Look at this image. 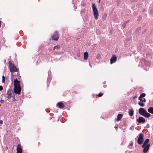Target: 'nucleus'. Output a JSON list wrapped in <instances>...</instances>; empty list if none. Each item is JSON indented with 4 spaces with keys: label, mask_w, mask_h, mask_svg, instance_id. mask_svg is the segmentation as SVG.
Masks as SVG:
<instances>
[{
    "label": "nucleus",
    "mask_w": 153,
    "mask_h": 153,
    "mask_svg": "<svg viewBox=\"0 0 153 153\" xmlns=\"http://www.w3.org/2000/svg\"><path fill=\"white\" fill-rule=\"evenodd\" d=\"M7 97L8 100L9 102L14 101L15 100V95L13 94V91L11 89H9L7 91Z\"/></svg>",
    "instance_id": "1"
},
{
    "label": "nucleus",
    "mask_w": 153,
    "mask_h": 153,
    "mask_svg": "<svg viewBox=\"0 0 153 153\" xmlns=\"http://www.w3.org/2000/svg\"><path fill=\"white\" fill-rule=\"evenodd\" d=\"M139 114L146 117H148L150 116V114L148 113L143 108H141L139 109Z\"/></svg>",
    "instance_id": "2"
},
{
    "label": "nucleus",
    "mask_w": 153,
    "mask_h": 153,
    "mask_svg": "<svg viewBox=\"0 0 153 153\" xmlns=\"http://www.w3.org/2000/svg\"><path fill=\"white\" fill-rule=\"evenodd\" d=\"M92 8L95 19L97 20L98 19L99 14L98 10L96 8V6L95 4H92Z\"/></svg>",
    "instance_id": "3"
},
{
    "label": "nucleus",
    "mask_w": 153,
    "mask_h": 153,
    "mask_svg": "<svg viewBox=\"0 0 153 153\" xmlns=\"http://www.w3.org/2000/svg\"><path fill=\"white\" fill-rule=\"evenodd\" d=\"M9 65L10 71L11 73L17 71L18 69L15 65L12 64L11 62H9Z\"/></svg>",
    "instance_id": "4"
},
{
    "label": "nucleus",
    "mask_w": 153,
    "mask_h": 153,
    "mask_svg": "<svg viewBox=\"0 0 153 153\" xmlns=\"http://www.w3.org/2000/svg\"><path fill=\"white\" fill-rule=\"evenodd\" d=\"M143 141V134H140L138 140L137 142L139 144H141Z\"/></svg>",
    "instance_id": "5"
},
{
    "label": "nucleus",
    "mask_w": 153,
    "mask_h": 153,
    "mask_svg": "<svg viewBox=\"0 0 153 153\" xmlns=\"http://www.w3.org/2000/svg\"><path fill=\"white\" fill-rule=\"evenodd\" d=\"M59 37L57 32H56L52 36V38L53 40L57 41L59 39Z\"/></svg>",
    "instance_id": "6"
},
{
    "label": "nucleus",
    "mask_w": 153,
    "mask_h": 153,
    "mask_svg": "<svg viewBox=\"0 0 153 153\" xmlns=\"http://www.w3.org/2000/svg\"><path fill=\"white\" fill-rule=\"evenodd\" d=\"M14 90L15 93L19 94L21 91V88L20 87H14Z\"/></svg>",
    "instance_id": "7"
},
{
    "label": "nucleus",
    "mask_w": 153,
    "mask_h": 153,
    "mask_svg": "<svg viewBox=\"0 0 153 153\" xmlns=\"http://www.w3.org/2000/svg\"><path fill=\"white\" fill-rule=\"evenodd\" d=\"M150 145V144L149 143L147 144V145L144 146V147H142L144 148L143 150V152L144 153H146L147 152L149 149Z\"/></svg>",
    "instance_id": "8"
},
{
    "label": "nucleus",
    "mask_w": 153,
    "mask_h": 153,
    "mask_svg": "<svg viewBox=\"0 0 153 153\" xmlns=\"http://www.w3.org/2000/svg\"><path fill=\"white\" fill-rule=\"evenodd\" d=\"M16 153H22V150L20 144H19L17 147Z\"/></svg>",
    "instance_id": "9"
},
{
    "label": "nucleus",
    "mask_w": 153,
    "mask_h": 153,
    "mask_svg": "<svg viewBox=\"0 0 153 153\" xmlns=\"http://www.w3.org/2000/svg\"><path fill=\"white\" fill-rule=\"evenodd\" d=\"M14 87H20L19 82L17 79H14Z\"/></svg>",
    "instance_id": "10"
},
{
    "label": "nucleus",
    "mask_w": 153,
    "mask_h": 153,
    "mask_svg": "<svg viewBox=\"0 0 153 153\" xmlns=\"http://www.w3.org/2000/svg\"><path fill=\"white\" fill-rule=\"evenodd\" d=\"M117 60V58L115 56L113 55L112 57L110 59V63L112 64L115 62Z\"/></svg>",
    "instance_id": "11"
},
{
    "label": "nucleus",
    "mask_w": 153,
    "mask_h": 153,
    "mask_svg": "<svg viewBox=\"0 0 153 153\" xmlns=\"http://www.w3.org/2000/svg\"><path fill=\"white\" fill-rule=\"evenodd\" d=\"M137 121L139 123H144L145 122V119L142 117H140L137 120Z\"/></svg>",
    "instance_id": "12"
},
{
    "label": "nucleus",
    "mask_w": 153,
    "mask_h": 153,
    "mask_svg": "<svg viewBox=\"0 0 153 153\" xmlns=\"http://www.w3.org/2000/svg\"><path fill=\"white\" fill-rule=\"evenodd\" d=\"M57 106L58 108L61 109L64 106V105H63V104L61 102L58 103L57 104Z\"/></svg>",
    "instance_id": "13"
},
{
    "label": "nucleus",
    "mask_w": 153,
    "mask_h": 153,
    "mask_svg": "<svg viewBox=\"0 0 153 153\" xmlns=\"http://www.w3.org/2000/svg\"><path fill=\"white\" fill-rule=\"evenodd\" d=\"M149 141V140L148 139H146L144 142L142 146V147H144V146L147 145Z\"/></svg>",
    "instance_id": "14"
},
{
    "label": "nucleus",
    "mask_w": 153,
    "mask_h": 153,
    "mask_svg": "<svg viewBox=\"0 0 153 153\" xmlns=\"http://www.w3.org/2000/svg\"><path fill=\"white\" fill-rule=\"evenodd\" d=\"M123 114H119L117 116L116 120L117 121H119L123 117Z\"/></svg>",
    "instance_id": "15"
},
{
    "label": "nucleus",
    "mask_w": 153,
    "mask_h": 153,
    "mask_svg": "<svg viewBox=\"0 0 153 153\" xmlns=\"http://www.w3.org/2000/svg\"><path fill=\"white\" fill-rule=\"evenodd\" d=\"M84 57L85 59L86 60L88 59V53L87 52H86L84 53Z\"/></svg>",
    "instance_id": "16"
},
{
    "label": "nucleus",
    "mask_w": 153,
    "mask_h": 153,
    "mask_svg": "<svg viewBox=\"0 0 153 153\" xmlns=\"http://www.w3.org/2000/svg\"><path fill=\"white\" fill-rule=\"evenodd\" d=\"M148 111L153 114V107H150L148 109Z\"/></svg>",
    "instance_id": "17"
},
{
    "label": "nucleus",
    "mask_w": 153,
    "mask_h": 153,
    "mask_svg": "<svg viewBox=\"0 0 153 153\" xmlns=\"http://www.w3.org/2000/svg\"><path fill=\"white\" fill-rule=\"evenodd\" d=\"M128 114L130 116H132L134 114L133 109H129L128 111Z\"/></svg>",
    "instance_id": "18"
},
{
    "label": "nucleus",
    "mask_w": 153,
    "mask_h": 153,
    "mask_svg": "<svg viewBox=\"0 0 153 153\" xmlns=\"http://www.w3.org/2000/svg\"><path fill=\"white\" fill-rule=\"evenodd\" d=\"M138 99L142 102H146V99L145 98H141L140 97H139Z\"/></svg>",
    "instance_id": "19"
},
{
    "label": "nucleus",
    "mask_w": 153,
    "mask_h": 153,
    "mask_svg": "<svg viewBox=\"0 0 153 153\" xmlns=\"http://www.w3.org/2000/svg\"><path fill=\"white\" fill-rule=\"evenodd\" d=\"M138 104L141 107H143L144 105V104L143 103V102H139Z\"/></svg>",
    "instance_id": "20"
},
{
    "label": "nucleus",
    "mask_w": 153,
    "mask_h": 153,
    "mask_svg": "<svg viewBox=\"0 0 153 153\" xmlns=\"http://www.w3.org/2000/svg\"><path fill=\"white\" fill-rule=\"evenodd\" d=\"M59 47H60L59 45H56V46H54V47L53 48V49L54 50L56 49H58L59 48Z\"/></svg>",
    "instance_id": "21"
},
{
    "label": "nucleus",
    "mask_w": 153,
    "mask_h": 153,
    "mask_svg": "<svg viewBox=\"0 0 153 153\" xmlns=\"http://www.w3.org/2000/svg\"><path fill=\"white\" fill-rule=\"evenodd\" d=\"M128 21H126L124 22L122 26L123 27H124L126 25V24L128 23Z\"/></svg>",
    "instance_id": "22"
},
{
    "label": "nucleus",
    "mask_w": 153,
    "mask_h": 153,
    "mask_svg": "<svg viewBox=\"0 0 153 153\" xmlns=\"http://www.w3.org/2000/svg\"><path fill=\"white\" fill-rule=\"evenodd\" d=\"M145 96V93H142L141 94L139 97H140L141 98H142L143 97H144Z\"/></svg>",
    "instance_id": "23"
},
{
    "label": "nucleus",
    "mask_w": 153,
    "mask_h": 153,
    "mask_svg": "<svg viewBox=\"0 0 153 153\" xmlns=\"http://www.w3.org/2000/svg\"><path fill=\"white\" fill-rule=\"evenodd\" d=\"M5 77L4 76H2V82L3 83H4L5 81Z\"/></svg>",
    "instance_id": "24"
},
{
    "label": "nucleus",
    "mask_w": 153,
    "mask_h": 153,
    "mask_svg": "<svg viewBox=\"0 0 153 153\" xmlns=\"http://www.w3.org/2000/svg\"><path fill=\"white\" fill-rule=\"evenodd\" d=\"M103 94H102V93H100L98 94L97 95V96L99 97H100L102 96V95Z\"/></svg>",
    "instance_id": "25"
},
{
    "label": "nucleus",
    "mask_w": 153,
    "mask_h": 153,
    "mask_svg": "<svg viewBox=\"0 0 153 153\" xmlns=\"http://www.w3.org/2000/svg\"><path fill=\"white\" fill-rule=\"evenodd\" d=\"M133 145V142L132 141H131L129 143V145L130 146H132Z\"/></svg>",
    "instance_id": "26"
},
{
    "label": "nucleus",
    "mask_w": 153,
    "mask_h": 153,
    "mask_svg": "<svg viewBox=\"0 0 153 153\" xmlns=\"http://www.w3.org/2000/svg\"><path fill=\"white\" fill-rule=\"evenodd\" d=\"M3 90V87L2 86H0V91H2Z\"/></svg>",
    "instance_id": "27"
},
{
    "label": "nucleus",
    "mask_w": 153,
    "mask_h": 153,
    "mask_svg": "<svg viewBox=\"0 0 153 153\" xmlns=\"http://www.w3.org/2000/svg\"><path fill=\"white\" fill-rule=\"evenodd\" d=\"M146 128H149V125L148 123H147L146 125Z\"/></svg>",
    "instance_id": "28"
},
{
    "label": "nucleus",
    "mask_w": 153,
    "mask_h": 153,
    "mask_svg": "<svg viewBox=\"0 0 153 153\" xmlns=\"http://www.w3.org/2000/svg\"><path fill=\"white\" fill-rule=\"evenodd\" d=\"M3 123V121L1 120H0V124H2Z\"/></svg>",
    "instance_id": "29"
},
{
    "label": "nucleus",
    "mask_w": 153,
    "mask_h": 153,
    "mask_svg": "<svg viewBox=\"0 0 153 153\" xmlns=\"http://www.w3.org/2000/svg\"><path fill=\"white\" fill-rule=\"evenodd\" d=\"M4 102V101L2 100H0V102L1 103H3V102Z\"/></svg>",
    "instance_id": "30"
},
{
    "label": "nucleus",
    "mask_w": 153,
    "mask_h": 153,
    "mask_svg": "<svg viewBox=\"0 0 153 153\" xmlns=\"http://www.w3.org/2000/svg\"><path fill=\"white\" fill-rule=\"evenodd\" d=\"M134 128V126H131V127H130V128H132V129H133V128Z\"/></svg>",
    "instance_id": "31"
},
{
    "label": "nucleus",
    "mask_w": 153,
    "mask_h": 153,
    "mask_svg": "<svg viewBox=\"0 0 153 153\" xmlns=\"http://www.w3.org/2000/svg\"><path fill=\"white\" fill-rule=\"evenodd\" d=\"M1 21H0V26H1Z\"/></svg>",
    "instance_id": "32"
},
{
    "label": "nucleus",
    "mask_w": 153,
    "mask_h": 153,
    "mask_svg": "<svg viewBox=\"0 0 153 153\" xmlns=\"http://www.w3.org/2000/svg\"><path fill=\"white\" fill-rule=\"evenodd\" d=\"M100 0H99V2H100Z\"/></svg>",
    "instance_id": "33"
}]
</instances>
